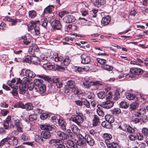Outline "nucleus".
Instances as JSON below:
<instances>
[{"label": "nucleus", "mask_w": 148, "mask_h": 148, "mask_svg": "<svg viewBox=\"0 0 148 148\" xmlns=\"http://www.w3.org/2000/svg\"><path fill=\"white\" fill-rule=\"evenodd\" d=\"M143 71L141 69L138 68H133L130 69V72L126 75V77L128 79H132L136 75L142 74Z\"/></svg>", "instance_id": "nucleus-1"}, {"label": "nucleus", "mask_w": 148, "mask_h": 148, "mask_svg": "<svg viewBox=\"0 0 148 148\" xmlns=\"http://www.w3.org/2000/svg\"><path fill=\"white\" fill-rule=\"evenodd\" d=\"M84 117L82 113H77L76 115H72L70 118V120L79 125L83 123L84 119Z\"/></svg>", "instance_id": "nucleus-2"}, {"label": "nucleus", "mask_w": 148, "mask_h": 148, "mask_svg": "<svg viewBox=\"0 0 148 148\" xmlns=\"http://www.w3.org/2000/svg\"><path fill=\"white\" fill-rule=\"evenodd\" d=\"M39 24L40 21H31L27 25L28 31H29L34 29L35 34L37 36L38 35L40 34V28L39 27L36 26V25H39Z\"/></svg>", "instance_id": "nucleus-3"}, {"label": "nucleus", "mask_w": 148, "mask_h": 148, "mask_svg": "<svg viewBox=\"0 0 148 148\" xmlns=\"http://www.w3.org/2000/svg\"><path fill=\"white\" fill-rule=\"evenodd\" d=\"M67 86L69 88L72 89L74 93L76 95L80 94L81 92L78 87L76 86V84L74 80H70L66 83Z\"/></svg>", "instance_id": "nucleus-4"}, {"label": "nucleus", "mask_w": 148, "mask_h": 148, "mask_svg": "<svg viewBox=\"0 0 148 148\" xmlns=\"http://www.w3.org/2000/svg\"><path fill=\"white\" fill-rule=\"evenodd\" d=\"M19 88V93L21 94H24L27 90V85L22 84V80L20 78H17V82L16 84Z\"/></svg>", "instance_id": "nucleus-5"}, {"label": "nucleus", "mask_w": 148, "mask_h": 148, "mask_svg": "<svg viewBox=\"0 0 148 148\" xmlns=\"http://www.w3.org/2000/svg\"><path fill=\"white\" fill-rule=\"evenodd\" d=\"M81 62L83 64H88L90 62V57L86 54H83L81 56Z\"/></svg>", "instance_id": "nucleus-6"}, {"label": "nucleus", "mask_w": 148, "mask_h": 148, "mask_svg": "<svg viewBox=\"0 0 148 148\" xmlns=\"http://www.w3.org/2000/svg\"><path fill=\"white\" fill-rule=\"evenodd\" d=\"M85 140L87 143L90 146H93L95 144L94 139L89 134H86L85 135Z\"/></svg>", "instance_id": "nucleus-7"}, {"label": "nucleus", "mask_w": 148, "mask_h": 148, "mask_svg": "<svg viewBox=\"0 0 148 148\" xmlns=\"http://www.w3.org/2000/svg\"><path fill=\"white\" fill-rule=\"evenodd\" d=\"M18 140L14 137H9L8 140V144L11 146L16 145L18 143Z\"/></svg>", "instance_id": "nucleus-8"}, {"label": "nucleus", "mask_w": 148, "mask_h": 148, "mask_svg": "<svg viewBox=\"0 0 148 148\" xmlns=\"http://www.w3.org/2000/svg\"><path fill=\"white\" fill-rule=\"evenodd\" d=\"M14 124L17 128V130L18 132H21L23 131V126L19 119H16L14 120Z\"/></svg>", "instance_id": "nucleus-9"}, {"label": "nucleus", "mask_w": 148, "mask_h": 148, "mask_svg": "<svg viewBox=\"0 0 148 148\" xmlns=\"http://www.w3.org/2000/svg\"><path fill=\"white\" fill-rule=\"evenodd\" d=\"M114 102L112 101L108 100L102 103L103 108L106 109H110L112 107Z\"/></svg>", "instance_id": "nucleus-10"}, {"label": "nucleus", "mask_w": 148, "mask_h": 148, "mask_svg": "<svg viewBox=\"0 0 148 148\" xmlns=\"http://www.w3.org/2000/svg\"><path fill=\"white\" fill-rule=\"evenodd\" d=\"M52 27L55 29L60 30L62 28V26L60 21L54 20L52 22Z\"/></svg>", "instance_id": "nucleus-11"}, {"label": "nucleus", "mask_w": 148, "mask_h": 148, "mask_svg": "<svg viewBox=\"0 0 148 148\" xmlns=\"http://www.w3.org/2000/svg\"><path fill=\"white\" fill-rule=\"evenodd\" d=\"M46 89V86L45 84H42L40 86H36L35 87V92H38L40 94L45 92Z\"/></svg>", "instance_id": "nucleus-12"}, {"label": "nucleus", "mask_w": 148, "mask_h": 148, "mask_svg": "<svg viewBox=\"0 0 148 148\" xmlns=\"http://www.w3.org/2000/svg\"><path fill=\"white\" fill-rule=\"evenodd\" d=\"M75 20V17L72 15H67L64 18V21L66 23L73 22Z\"/></svg>", "instance_id": "nucleus-13"}, {"label": "nucleus", "mask_w": 148, "mask_h": 148, "mask_svg": "<svg viewBox=\"0 0 148 148\" xmlns=\"http://www.w3.org/2000/svg\"><path fill=\"white\" fill-rule=\"evenodd\" d=\"M91 86H92V88H91L92 90H95L99 88L98 86L99 85H102V83L101 82L97 81H91Z\"/></svg>", "instance_id": "nucleus-14"}, {"label": "nucleus", "mask_w": 148, "mask_h": 148, "mask_svg": "<svg viewBox=\"0 0 148 148\" xmlns=\"http://www.w3.org/2000/svg\"><path fill=\"white\" fill-rule=\"evenodd\" d=\"M56 135L59 138L63 140H66L68 138V135L66 134L64 132L61 131H58L56 132Z\"/></svg>", "instance_id": "nucleus-15"}, {"label": "nucleus", "mask_w": 148, "mask_h": 148, "mask_svg": "<svg viewBox=\"0 0 148 148\" xmlns=\"http://www.w3.org/2000/svg\"><path fill=\"white\" fill-rule=\"evenodd\" d=\"M146 113V110L144 108H141L135 111L134 113L135 116L137 117H140L145 114Z\"/></svg>", "instance_id": "nucleus-16"}, {"label": "nucleus", "mask_w": 148, "mask_h": 148, "mask_svg": "<svg viewBox=\"0 0 148 148\" xmlns=\"http://www.w3.org/2000/svg\"><path fill=\"white\" fill-rule=\"evenodd\" d=\"M100 123L99 119L97 115H95L92 120V125L93 127H96L99 125Z\"/></svg>", "instance_id": "nucleus-17"}, {"label": "nucleus", "mask_w": 148, "mask_h": 148, "mask_svg": "<svg viewBox=\"0 0 148 148\" xmlns=\"http://www.w3.org/2000/svg\"><path fill=\"white\" fill-rule=\"evenodd\" d=\"M58 124L59 126L60 127V128L63 130H66V123L64 119L61 118L59 119Z\"/></svg>", "instance_id": "nucleus-18"}, {"label": "nucleus", "mask_w": 148, "mask_h": 148, "mask_svg": "<svg viewBox=\"0 0 148 148\" xmlns=\"http://www.w3.org/2000/svg\"><path fill=\"white\" fill-rule=\"evenodd\" d=\"M111 20L110 17L109 15H107L103 17L101 20V23L102 24L104 25H108L110 22Z\"/></svg>", "instance_id": "nucleus-19"}, {"label": "nucleus", "mask_w": 148, "mask_h": 148, "mask_svg": "<svg viewBox=\"0 0 148 148\" xmlns=\"http://www.w3.org/2000/svg\"><path fill=\"white\" fill-rule=\"evenodd\" d=\"M38 47L35 44H33L31 46L28 50V51L30 54L34 55L36 50H37Z\"/></svg>", "instance_id": "nucleus-20"}, {"label": "nucleus", "mask_w": 148, "mask_h": 148, "mask_svg": "<svg viewBox=\"0 0 148 148\" xmlns=\"http://www.w3.org/2000/svg\"><path fill=\"white\" fill-rule=\"evenodd\" d=\"M40 127L42 130H46L47 131L51 130L53 128L49 124L47 123L41 125Z\"/></svg>", "instance_id": "nucleus-21"}, {"label": "nucleus", "mask_w": 148, "mask_h": 148, "mask_svg": "<svg viewBox=\"0 0 148 148\" xmlns=\"http://www.w3.org/2000/svg\"><path fill=\"white\" fill-rule=\"evenodd\" d=\"M54 7L53 5H49L43 11L44 14H51V13L52 10L54 9Z\"/></svg>", "instance_id": "nucleus-22"}, {"label": "nucleus", "mask_w": 148, "mask_h": 148, "mask_svg": "<svg viewBox=\"0 0 148 148\" xmlns=\"http://www.w3.org/2000/svg\"><path fill=\"white\" fill-rule=\"evenodd\" d=\"M49 131H43L41 133V136L42 138L46 139L50 138L51 134Z\"/></svg>", "instance_id": "nucleus-23"}, {"label": "nucleus", "mask_w": 148, "mask_h": 148, "mask_svg": "<svg viewBox=\"0 0 148 148\" xmlns=\"http://www.w3.org/2000/svg\"><path fill=\"white\" fill-rule=\"evenodd\" d=\"M42 64H43L42 66L43 68L47 70H51L54 68V67H55V65H52L49 63H44Z\"/></svg>", "instance_id": "nucleus-24"}, {"label": "nucleus", "mask_w": 148, "mask_h": 148, "mask_svg": "<svg viewBox=\"0 0 148 148\" xmlns=\"http://www.w3.org/2000/svg\"><path fill=\"white\" fill-rule=\"evenodd\" d=\"M25 76L30 78H34L36 76V74L30 70H26L25 71Z\"/></svg>", "instance_id": "nucleus-25"}, {"label": "nucleus", "mask_w": 148, "mask_h": 148, "mask_svg": "<svg viewBox=\"0 0 148 148\" xmlns=\"http://www.w3.org/2000/svg\"><path fill=\"white\" fill-rule=\"evenodd\" d=\"M103 137L104 139L105 142L106 144V143H108V142L112 138V136L111 134L107 133H104L102 136Z\"/></svg>", "instance_id": "nucleus-26"}, {"label": "nucleus", "mask_w": 148, "mask_h": 148, "mask_svg": "<svg viewBox=\"0 0 148 148\" xmlns=\"http://www.w3.org/2000/svg\"><path fill=\"white\" fill-rule=\"evenodd\" d=\"M105 118L106 121L109 123H113L114 121V117L111 115L108 114L106 115Z\"/></svg>", "instance_id": "nucleus-27"}, {"label": "nucleus", "mask_w": 148, "mask_h": 148, "mask_svg": "<svg viewBox=\"0 0 148 148\" xmlns=\"http://www.w3.org/2000/svg\"><path fill=\"white\" fill-rule=\"evenodd\" d=\"M106 145L108 148H119V147L117 143L114 142L106 143Z\"/></svg>", "instance_id": "nucleus-28"}, {"label": "nucleus", "mask_w": 148, "mask_h": 148, "mask_svg": "<svg viewBox=\"0 0 148 148\" xmlns=\"http://www.w3.org/2000/svg\"><path fill=\"white\" fill-rule=\"evenodd\" d=\"M106 3V0H96L95 5L96 6L99 7L100 6H103Z\"/></svg>", "instance_id": "nucleus-29"}, {"label": "nucleus", "mask_w": 148, "mask_h": 148, "mask_svg": "<svg viewBox=\"0 0 148 148\" xmlns=\"http://www.w3.org/2000/svg\"><path fill=\"white\" fill-rule=\"evenodd\" d=\"M120 95L119 90L118 89H116L114 94L112 95L113 99L115 100H117L120 98Z\"/></svg>", "instance_id": "nucleus-30"}, {"label": "nucleus", "mask_w": 148, "mask_h": 148, "mask_svg": "<svg viewBox=\"0 0 148 148\" xmlns=\"http://www.w3.org/2000/svg\"><path fill=\"white\" fill-rule=\"evenodd\" d=\"M71 128L72 131L74 133H77L79 131L78 127L75 124H72L71 125Z\"/></svg>", "instance_id": "nucleus-31"}, {"label": "nucleus", "mask_w": 148, "mask_h": 148, "mask_svg": "<svg viewBox=\"0 0 148 148\" xmlns=\"http://www.w3.org/2000/svg\"><path fill=\"white\" fill-rule=\"evenodd\" d=\"M35 140L38 143L43 142V140L39 135L36 134L35 136Z\"/></svg>", "instance_id": "nucleus-32"}, {"label": "nucleus", "mask_w": 148, "mask_h": 148, "mask_svg": "<svg viewBox=\"0 0 148 148\" xmlns=\"http://www.w3.org/2000/svg\"><path fill=\"white\" fill-rule=\"evenodd\" d=\"M101 67L104 69L108 71H111L113 69L112 66L106 64H102L101 65Z\"/></svg>", "instance_id": "nucleus-33"}, {"label": "nucleus", "mask_w": 148, "mask_h": 148, "mask_svg": "<svg viewBox=\"0 0 148 148\" xmlns=\"http://www.w3.org/2000/svg\"><path fill=\"white\" fill-rule=\"evenodd\" d=\"M27 89H28L29 90H33V92H35L34 89L36 86H35L33 83H29L27 85Z\"/></svg>", "instance_id": "nucleus-34"}, {"label": "nucleus", "mask_w": 148, "mask_h": 148, "mask_svg": "<svg viewBox=\"0 0 148 148\" xmlns=\"http://www.w3.org/2000/svg\"><path fill=\"white\" fill-rule=\"evenodd\" d=\"M33 108L32 104L30 103H26L25 105V108L27 111L32 110Z\"/></svg>", "instance_id": "nucleus-35"}, {"label": "nucleus", "mask_w": 148, "mask_h": 148, "mask_svg": "<svg viewBox=\"0 0 148 148\" xmlns=\"http://www.w3.org/2000/svg\"><path fill=\"white\" fill-rule=\"evenodd\" d=\"M97 95L99 98L101 99L105 98L106 96V93L105 92L102 91H101L98 93Z\"/></svg>", "instance_id": "nucleus-36"}, {"label": "nucleus", "mask_w": 148, "mask_h": 148, "mask_svg": "<svg viewBox=\"0 0 148 148\" xmlns=\"http://www.w3.org/2000/svg\"><path fill=\"white\" fill-rule=\"evenodd\" d=\"M77 144L81 147H83L86 145V141L84 139L79 140L77 141Z\"/></svg>", "instance_id": "nucleus-37"}, {"label": "nucleus", "mask_w": 148, "mask_h": 148, "mask_svg": "<svg viewBox=\"0 0 148 148\" xmlns=\"http://www.w3.org/2000/svg\"><path fill=\"white\" fill-rule=\"evenodd\" d=\"M50 114L47 113H43L40 116V118L42 120H45L50 116Z\"/></svg>", "instance_id": "nucleus-38"}, {"label": "nucleus", "mask_w": 148, "mask_h": 148, "mask_svg": "<svg viewBox=\"0 0 148 148\" xmlns=\"http://www.w3.org/2000/svg\"><path fill=\"white\" fill-rule=\"evenodd\" d=\"M37 60L39 62H42V63H47V57H42L40 56V58L36 57Z\"/></svg>", "instance_id": "nucleus-39"}, {"label": "nucleus", "mask_w": 148, "mask_h": 148, "mask_svg": "<svg viewBox=\"0 0 148 148\" xmlns=\"http://www.w3.org/2000/svg\"><path fill=\"white\" fill-rule=\"evenodd\" d=\"M43 81L39 79H36L34 81V84L35 85V86H39L42 84Z\"/></svg>", "instance_id": "nucleus-40"}, {"label": "nucleus", "mask_w": 148, "mask_h": 148, "mask_svg": "<svg viewBox=\"0 0 148 148\" xmlns=\"http://www.w3.org/2000/svg\"><path fill=\"white\" fill-rule=\"evenodd\" d=\"M21 139L24 141H27L30 139L29 137L26 133H23L21 136Z\"/></svg>", "instance_id": "nucleus-41"}, {"label": "nucleus", "mask_w": 148, "mask_h": 148, "mask_svg": "<svg viewBox=\"0 0 148 148\" xmlns=\"http://www.w3.org/2000/svg\"><path fill=\"white\" fill-rule=\"evenodd\" d=\"M138 103L137 102H133L131 104L130 106V108L131 110H135L138 106Z\"/></svg>", "instance_id": "nucleus-42"}, {"label": "nucleus", "mask_w": 148, "mask_h": 148, "mask_svg": "<svg viewBox=\"0 0 148 148\" xmlns=\"http://www.w3.org/2000/svg\"><path fill=\"white\" fill-rule=\"evenodd\" d=\"M82 102H83L84 105L87 108H90V103L89 102L84 98H82Z\"/></svg>", "instance_id": "nucleus-43"}, {"label": "nucleus", "mask_w": 148, "mask_h": 148, "mask_svg": "<svg viewBox=\"0 0 148 148\" xmlns=\"http://www.w3.org/2000/svg\"><path fill=\"white\" fill-rule=\"evenodd\" d=\"M120 107L123 108H126L128 107L129 104L125 101H122L120 103Z\"/></svg>", "instance_id": "nucleus-44"}, {"label": "nucleus", "mask_w": 148, "mask_h": 148, "mask_svg": "<svg viewBox=\"0 0 148 148\" xmlns=\"http://www.w3.org/2000/svg\"><path fill=\"white\" fill-rule=\"evenodd\" d=\"M71 60L69 57L67 56L66 57L65 59L63 61V63L64 65L66 66H68L70 64Z\"/></svg>", "instance_id": "nucleus-45"}, {"label": "nucleus", "mask_w": 148, "mask_h": 148, "mask_svg": "<svg viewBox=\"0 0 148 148\" xmlns=\"http://www.w3.org/2000/svg\"><path fill=\"white\" fill-rule=\"evenodd\" d=\"M135 95L134 94L130 93H127L126 95L127 98L129 100H132L135 98Z\"/></svg>", "instance_id": "nucleus-46"}, {"label": "nucleus", "mask_w": 148, "mask_h": 148, "mask_svg": "<svg viewBox=\"0 0 148 148\" xmlns=\"http://www.w3.org/2000/svg\"><path fill=\"white\" fill-rule=\"evenodd\" d=\"M65 144L66 145H69L71 147H74L75 146L77 145L74 143V142L73 141L70 140H67Z\"/></svg>", "instance_id": "nucleus-47"}, {"label": "nucleus", "mask_w": 148, "mask_h": 148, "mask_svg": "<svg viewBox=\"0 0 148 148\" xmlns=\"http://www.w3.org/2000/svg\"><path fill=\"white\" fill-rule=\"evenodd\" d=\"M84 86L86 88H89L91 86V82L88 80H86L83 82Z\"/></svg>", "instance_id": "nucleus-48"}, {"label": "nucleus", "mask_w": 148, "mask_h": 148, "mask_svg": "<svg viewBox=\"0 0 148 148\" xmlns=\"http://www.w3.org/2000/svg\"><path fill=\"white\" fill-rule=\"evenodd\" d=\"M37 76L40 78H43L45 80L49 82L51 80V78L45 75H38Z\"/></svg>", "instance_id": "nucleus-49"}, {"label": "nucleus", "mask_w": 148, "mask_h": 148, "mask_svg": "<svg viewBox=\"0 0 148 148\" xmlns=\"http://www.w3.org/2000/svg\"><path fill=\"white\" fill-rule=\"evenodd\" d=\"M36 15V12L34 10L30 11L29 12V17L31 18H34Z\"/></svg>", "instance_id": "nucleus-50"}, {"label": "nucleus", "mask_w": 148, "mask_h": 148, "mask_svg": "<svg viewBox=\"0 0 148 148\" xmlns=\"http://www.w3.org/2000/svg\"><path fill=\"white\" fill-rule=\"evenodd\" d=\"M112 113L114 115H116L121 112V110L119 108H115L112 110Z\"/></svg>", "instance_id": "nucleus-51"}, {"label": "nucleus", "mask_w": 148, "mask_h": 148, "mask_svg": "<svg viewBox=\"0 0 148 148\" xmlns=\"http://www.w3.org/2000/svg\"><path fill=\"white\" fill-rule=\"evenodd\" d=\"M14 107L16 108H20L22 109H24L25 105L22 103L21 102H19L17 103L15 105H14Z\"/></svg>", "instance_id": "nucleus-52"}, {"label": "nucleus", "mask_w": 148, "mask_h": 148, "mask_svg": "<svg viewBox=\"0 0 148 148\" xmlns=\"http://www.w3.org/2000/svg\"><path fill=\"white\" fill-rule=\"evenodd\" d=\"M55 65V67H54V68H56V69L57 71H64L65 70L64 68L62 66L56 64Z\"/></svg>", "instance_id": "nucleus-53"}, {"label": "nucleus", "mask_w": 148, "mask_h": 148, "mask_svg": "<svg viewBox=\"0 0 148 148\" xmlns=\"http://www.w3.org/2000/svg\"><path fill=\"white\" fill-rule=\"evenodd\" d=\"M141 131L145 136H148V128L145 127H144L142 129Z\"/></svg>", "instance_id": "nucleus-54"}, {"label": "nucleus", "mask_w": 148, "mask_h": 148, "mask_svg": "<svg viewBox=\"0 0 148 148\" xmlns=\"http://www.w3.org/2000/svg\"><path fill=\"white\" fill-rule=\"evenodd\" d=\"M28 118L29 121H33L37 119V115L35 114H31L29 116Z\"/></svg>", "instance_id": "nucleus-55"}, {"label": "nucleus", "mask_w": 148, "mask_h": 148, "mask_svg": "<svg viewBox=\"0 0 148 148\" xmlns=\"http://www.w3.org/2000/svg\"><path fill=\"white\" fill-rule=\"evenodd\" d=\"M140 120L141 121L145 123L148 121V119L147 116L143 114L142 115L140 118Z\"/></svg>", "instance_id": "nucleus-56"}, {"label": "nucleus", "mask_w": 148, "mask_h": 148, "mask_svg": "<svg viewBox=\"0 0 148 148\" xmlns=\"http://www.w3.org/2000/svg\"><path fill=\"white\" fill-rule=\"evenodd\" d=\"M56 83V85L57 87L58 88H60L62 87L63 86L62 83L58 80L57 79H56V80L54 82Z\"/></svg>", "instance_id": "nucleus-57"}, {"label": "nucleus", "mask_w": 148, "mask_h": 148, "mask_svg": "<svg viewBox=\"0 0 148 148\" xmlns=\"http://www.w3.org/2000/svg\"><path fill=\"white\" fill-rule=\"evenodd\" d=\"M22 81V84H25L26 85H27L29 83L30 81L29 79L27 77H24L23 78Z\"/></svg>", "instance_id": "nucleus-58"}, {"label": "nucleus", "mask_w": 148, "mask_h": 148, "mask_svg": "<svg viewBox=\"0 0 148 148\" xmlns=\"http://www.w3.org/2000/svg\"><path fill=\"white\" fill-rule=\"evenodd\" d=\"M126 130L130 133L134 134L135 133V130L132 128L130 125L128 127V128Z\"/></svg>", "instance_id": "nucleus-59"}, {"label": "nucleus", "mask_w": 148, "mask_h": 148, "mask_svg": "<svg viewBox=\"0 0 148 148\" xmlns=\"http://www.w3.org/2000/svg\"><path fill=\"white\" fill-rule=\"evenodd\" d=\"M22 39L24 40V43L26 45L29 44L31 42L29 39L27 40L26 37L25 36H23L22 37Z\"/></svg>", "instance_id": "nucleus-60"}, {"label": "nucleus", "mask_w": 148, "mask_h": 148, "mask_svg": "<svg viewBox=\"0 0 148 148\" xmlns=\"http://www.w3.org/2000/svg\"><path fill=\"white\" fill-rule=\"evenodd\" d=\"M9 137H7L6 138H5L3 139L0 142V146H2L7 141L8 142Z\"/></svg>", "instance_id": "nucleus-61"}, {"label": "nucleus", "mask_w": 148, "mask_h": 148, "mask_svg": "<svg viewBox=\"0 0 148 148\" xmlns=\"http://www.w3.org/2000/svg\"><path fill=\"white\" fill-rule=\"evenodd\" d=\"M97 114L100 116L103 117L104 115V112L101 109L97 110Z\"/></svg>", "instance_id": "nucleus-62"}, {"label": "nucleus", "mask_w": 148, "mask_h": 148, "mask_svg": "<svg viewBox=\"0 0 148 148\" xmlns=\"http://www.w3.org/2000/svg\"><path fill=\"white\" fill-rule=\"evenodd\" d=\"M59 119L57 118V117L55 116H54L51 117V121L52 122L53 124H56L57 123L59 122Z\"/></svg>", "instance_id": "nucleus-63"}, {"label": "nucleus", "mask_w": 148, "mask_h": 148, "mask_svg": "<svg viewBox=\"0 0 148 148\" xmlns=\"http://www.w3.org/2000/svg\"><path fill=\"white\" fill-rule=\"evenodd\" d=\"M69 13V12L65 10H63L60 11L59 13V15L60 17L62 18L65 14H67Z\"/></svg>", "instance_id": "nucleus-64"}]
</instances>
